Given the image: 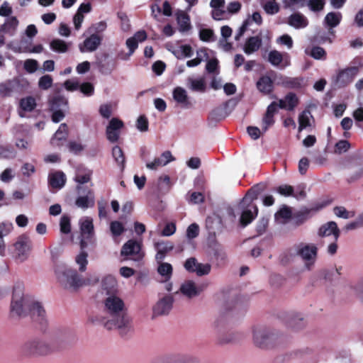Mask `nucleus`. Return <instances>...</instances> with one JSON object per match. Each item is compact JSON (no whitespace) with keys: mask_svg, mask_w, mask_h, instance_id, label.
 Returning <instances> with one entry per match:
<instances>
[{"mask_svg":"<svg viewBox=\"0 0 363 363\" xmlns=\"http://www.w3.org/2000/svg\"><path fill=\"white\" fill-rule=\"evenodd\" d=\"M199 38L202 41H214L215 35L213 30L203 28L199 31Z\"/></svg>","mask_w":363,"mask_h":363,"instance_id":"nucleus-54","label":"nucleus"},{"mask_svg":"<svg viewBox=\"0 0 363 363\" xmlns=\"http://www.w3.org/2000/svg\"><path fill=\"white\" fill-rule=\"evenodd\" d=\"M94 204V199L92 196H79L76 200V205L82 208H87L89 206H93Z\"/></svg>","mask_w":363,"mask_h":363,"instance_id":"nucleus-44","label":"nucleus"},{"mask_svg":"<svg viewBox=\"0 0 363 363\" xmlns=\"http://www.w3.org/2000/svg\"><path fill=\"white\" fill-rule=\"evenodd\" d=\"M109 57V55L106 52L97 54L96 55V64L99 68L100 72L102 73L106 72V67L104 61Z\"/></svg>","mask_w":363,"mask_h":363,"instance_id":"nucleus-53","label":"nucleus"},{"mask_svg":"<svg viewBox=\"0 0 363 363\" xmlns=\"http://www.w3.org/2000/svg\"><path fill=\"white\" fill-rule=\"evenodd\" d=\"M92 171L88 169H78L74 181L79 184L88 183L91 180Z\"/></svg>","mask_w":363,"mask_h":363,"instance_id":"nucleus-36","label":"nucleus"},{"mask_svg":"<svg viewBox=\"0 0 363 363\" xmlns=\"http://www.w3.org/2000/svg\"><path fill=\"white\" fill-rule=\"evenodd\" d=\"M262 45V39L259 36H252L247 39L243 51L247 55L257 52Z\"/></svg>","mask_w":363,"mask_h":363,"instance_id":"nucleus-26","label":"nucleus"},{"mask_svg":"<svg viewBox=\"0 0 363 363\" xmlns=\"http://www.w3.org/2000/svg\"><path fill=\"white\" fill-rule=\"evenodd\" d=\"M112 155L116 163L123 170L125 167V160L122 149L118 145L114 146L112 150Z\"/></svg>","mask_w":363,"mask_h":363,"instance_id":"nucleus-41","label":"nucleus"},{"mask_svg":"<svg viewBox=\"0 0 363 363\" xmlns=\"http://www.w3.org/2000/svg\"><path fill=\"white\" fill-rule=\"evenodd\" d=\"M13 257L20 262H25L29 257L31 250V242L30 239L23 235L18 238L13 244Z\"/></svg>","mask_w":363,"mask_h":363,"instance_id":"nucleus-9","label":"nucleus"},{"mask_svg":"<svg viewBox=\"0 0 363 363\" xmlns=\"http://www.w3.org/2000/svg\"><path fill=\"white\" fill-rule=\"evenodd\" d=\"M170 178L168 175L161 176L158 179V188L160 191H167L171 187Z\"/></svg>","mask_w":363,"mask_h":363,"instance_id":"nucleus-51","label":"nucleus"},{"mask_svg":"<svg viewBox=\"0 0 363 363\" xmlns=\"http://www.w3.org/2000/svg\"><path fill=\"white\" fill-rule=\"evenodd\" d=\"M69 151L74 154H78L84 150L83 145L77 141H69L67 144Z\"/></svg>","mask_w":363,"mask_h":363,"instance_id":"nucleus-64","label":"nucleus"},{"mask_svg":"<svg viewBox=\"0 0 363 363\" xmlns=\"http://www.w3.org/2000/svg\"><path fill=\"white\" fill-rule=\"evenodd\" d=\"M50 49L58 53H65L68 51L69 45L61 39H54L50 43Z\"/></svg>","mask_w":363,"mask_h":363,"instance_id":"nucleus-37","label":"nucleus"},{"mask_svg":"<svg viewBox=\"0 0 363 363\" xmlns=\"http://www.w3.org/2000/svg\"><path fill=\"white\" fill-rule=\"evenodd\" d=\"M256 86L263 94H269L273 90V82L269 77L262 76L257 82Z\"/></svg>","mask_w":363,"mask_h":363,"instance_id":"nucleus-27","label":"nucleus"},{"mask_svg":"<svg viewBox=\"0 0 363 363\" xmlns=\"http://www.w3.org/2000/svg\"><path fill=\"white\" fill-rule=\"evenodd\" d=\"M177 21L179 25L180 32H186L191 29L189 16L182 11L177 12Z\"/></svg>","mask_w":363,"mask_h":363,"instance_id":"nucleus-34","label":"nucleus"},{"mask_svg":"<svg viewBox=\"0 0 363 363\" xmlns=\"http://www.w3.org/2000/svg\"><path fill=\"white\" fill-rule=\"evenodd\" d=\"M298 104V99L293 93L288 94L284 99L279 101V107L289 111L293 110Z\"/></svg>","mask_w":363,"mask_h":363,"instance_id":"nucleus-30","label":"nucleus"},{"mask_svg":"<svg viewBox=\"0 0 363 363\" xmlns=\"http://www.w3.org/2000/svg\"><path fill=\"white\" fill-rule=\"evenodd\" d=\"M342 19V14L340 12H330L328 13L324 19L325 24L329 27L328 33L331 35H334L333 28L337 26Z\"/></svg>","mask_w":363,"mask_h":363,"instance_id":"nucleus-25","label":"nucleus"},{"mask_svg":"<svg viewBox=\"0 0 363 363\" xmlns=\"http://www.w3.org/2000/svg\"><path fill=\"white\" fill-rule=\"evenodd\" d=\"M81 252L75 257V262L79 266V270L82 272L86 271L88 264V253L84 249H81Z\"/></svg>","mask_w":363,"mask_h":363,"instance_id":"nucleus-40","label":"nucleus"},{"mask_svg":"<svg viewBox=\"0 0 363 363\" xmlns=\"http://www.w3.org/2000/svg\"><path fill=\"white\" fill-rule=\"evenodd\" d=\"M121 255L124 256L126 259L140 261L144 256L141 252V244L135 240H128L122 247Z\"/></svg>","mask_w":363,"mask_h":363,"instance_id":"nucleus-11","label":"nucleus"},{"mask_svg":"<svg viewBox=\"0 0 363 363\" xmlns=\"http://www.w3.org/2000/svg\"><path fill=\"white\" fill-rule=\"evenodd\" d=\"M357 74V66H351L339 69L336 74L333 77V83L336 88L345 87L352 82Z\"/></svg>","mask_w":363,"mask_h":363,"instance_id":"nucleus-7","label":"nucleus"},{"mask_svg":"<svg viewBox=\"0 0 363 363\" xmlns=\"http://www.w3.org/2000/svg\"><path fill=\"white\" fill-rule=\"evenodd\" d=\"M26 40L23 39L21 40L20 45L16 41H10L6 43V48L13 50L15 52H35L40 53L43 50V46L42 45H35L33 48H30L28 46L25 45Z\"/></svg>","mask_w":363,"mask_h":363,"instance_id":"nucleus-20","label":"nucleus"},{"mask_svg":"<svg viewBox=\"0 0 363 363\" xmlns=\"http://www.w3.org/2000/svg\"><path fill=\"white\" fill-rule=\"evenodd\" d=\"M334 214L339 218L348 219L354 216V213L347 211L343 206H336L333 208Z\"/></svg>","mask_w":363,"mask_h":363,"instance_id":"nucleus-52","label":"nucleus"},{"mask_svg":"<svg viewBox=\"0 0 363 363\" xmlns=\"http://www.w3.org/2000/svg\"><path fill=\"white\" fill-rule=\"evenodd\" d=\"M208 54L205 50H200L197 51V57L195 59L187 61L186 65L189 67H196L201 64L203 57H207Z\"/></svg>","mask_w":363,"mask_h":363,"instance_id":"nucleus-48","label":"nucleus"},{"mask_svg":"<svg viewBox=\"0 0 363 363\" xmlns=\"http://www.w3.org/2000/svg\"><path fill=\"white\" fill-rule=\"evenodd\" d=\"M188 84H189V88L195 91L203 92L206 89V84L203 78L199 79L189 78Z\"/></svg>","mask_w":363,"mask_h":363,"instance_id":"nucleus-42","label":"nucleus"},{"mask_svg":"<svg viewBox=\"0 0 363 363\" xmlns=\"http://www.w3.org/2000/svg\"><path fill=\"white\" fill-rule=\"evenodd\" d=\"M230 113L228 111H223L222 108L218 106L213 109L208 117V122L211 124L216 123L224 119Z\"/></svg>","mask_w":363,"mask_h":363,"instance_id":"nucleus-33","label":"nucleus"},{"mask_svg":"<svg viewBox=\"0 0 363 363\" xmlns=\"http://www.w3.org/2000/svg\"><path fill=\"white\" fill-rule=\"evenodd\" d=\"M22 350L26 355H46L53 351L50 342L44 339L28 340L24 343Z\"/></svg>","mask_w":363,"mask_h":363,"instance_id":"nucleus-5","label":"nucleus"},{"mask_svg":"<svg viewBox=\"0 0 363 363\" xmlns=\"http://www.w3.org/2000/svg\"><path fill=\"white\" fill-rule=\"evenodd\" d=\"M55 272L58 281L65 289H77L84 284L83 279L75 269L58 265Z\"/></svg>","mask_w":363,"mask_h":363,"instance_id":"nucleus-3","label":"nucleus"},{"mask_svg":"<svg viewBox=\"0 0 363 363\" xmlns=\"http://www.w3.org/2000/svg\"><path fill=\"white\" fill-rule=\"evenodd\" d=\"M309 55L315 60H325L326 52L319 46L313 47L309 52Z\"/></svg>","mask_w":363,"mask_h":363,"instance_id":"nucleus-50","label":"nucleus"},{"mask_svg":"<svg viewBox=\"0 0 363 363\" xmlns=\"http://www.w3.org/2000/svg\"><path fill=\"white\" fill-rule=\"evenodd\" d=\"M158 264L157 272L163 278L164 281H169L172 275V266L167 262H157Z\"/></svg>","mask_w":363,"mask_h":363,"instance_id":"nucleus-35","label":"nucleus"},{"mask_svg":"<svg viewBox=\"0 0 363 363\" xmlns=\"http://www.w3.org/2000/svg\"><path fill=\"white\" fill-rule=\"evenodd\" d=\"M196 269L195 273L198 276L207 275L211 272V265L208 263H206V264L198 263L196 269Z\"/></svg>","mask_w":363,"mask_h":363,"instance_id":"nucleus-60","label":"nucleus"},{"mask_svg":"<svg viewBox=\"0 0 363 363\" xmlns=\"http://www.w3.org/2000/svg\"><path fill=\"white\" fill-rule=\"evenodd\" d=\"M82 240L80 241L81 249H84L87 246L86 240H91L94 235V225L92 220L86 218L81 221L80 225Z\"/></svg>","mask_w":363,"mask_h":363,"instance_id":"nucleus-19","label":"nucleus"},{"mask_svg":"<svg viewBox=\"0 0 363 363\" xmlns=\"http://www.w3.org/2000/svg\"><path fill=\"white\" fill-rule=\"evenodd\" d=\"M11 312L19 317L30 315L33 320L43 325L46 323V312L42 303L29 295H24L23 286H14L11 305Z\"/></svg>","mask_w":363,"mask_h":363,"instance_id":"nucleus-2","label":"nucleus"},{"mask_svg":"<svg viewBox=\"0 0 363 363\" xmlns=\"http://www.w3.org/2000/svg\"><path fill=\"white\" fill-rule=\"evenodd\" d=\"M269 62L274 66H279L283 61V56L277 50L270 51L268 57Z\"/></svg>","mask_w":363,"mask_h":363,"instance_id":"nucleus-49","label":"nucleus"},{"mask_svg":"<svg viewBox=\"0 0 363 363\" xmlns=\"http://www.w3.org/2000/svg\"><path fill=\"white\" fill-rule=\"evenodd\" d=\"M153 249L155 251V259L157 262L163 261L166 256L174 247V244L168 240H153Z\"/></svg>","mask_w":363,"mask_h":363,"instance_id":"nucleus-14","label":"nucleus"},{"mask_svg":"<svg viewBox=\"0 0 363 363\" xmlns=\"http://www.w3.org/2000/svg\"><path fill=\"white\" fill-rule=\"evenodd\" d=\"M125 45L129 51L127 54H125L124 56L121 57V59L128 60L129 57L133 54L135 50L138 48V43L136 42V40H134V38L131 37L126 40Z\"/></svg>","mask_w":363,"mask_h":363,"instance_id":"nucleus-45","label":"nucleus"},{"mask_svg":"<svg viewBox=\"0 0 363 363\" xmlns=\"http://www.w3.org/2000/svg\"><path fill=\"white\" fill-rule=\"evenodd\" d=\"M20 106L24 111H32L36 106L35 99L32 96L23 98L20 101Z\"/></svg>","mask_w":363,"mask_h":363,"instance_id":"nucleus-43","label":"nucleus"},{"mask_svg":"<svg viewBox=\"0 0 363 363\" xmlns=\"http://www.w3.org/2000/svg\"><path fill=\"white\" fill-rule=\"evenodd\" d=\"M174 298L172 295L160 297L152 308L153 316L167 315L172 308Z\"/></svg>","mask_w":363,"mask_h":363,"instance_id":"nucleus-15","label":"nucleus"},{"mask_svg":"<svg viewBox=\"0 0 363 363\" xmlns=\"http://www.w3.org/2000/svg\"><path fill=\"white\" fill-rule=\"evenodd\" d=\"M105 315H97L91 318L90 321L100 324L107 330L117 329L121 335H125L132 330L131 319L125 313L124 301L116 294H110L103 300Z\"/></svg>","mask_w":363,"mask_h":363,"instance_id":"nucleus-1","label":"nucleus"},{"mask_svg":"<svg viewBox=\"0 0 363 363\" xmlns=\"http://www.w3.org/2000/svg\"><path fill=\"white\" fill-rule=\"evenodd\" d=\"M60 231L68 234L71 231L70 219L67 216H63L60 222Z\"/></svg>","mask_w":363,"mask_h":363,"instance_id":"nucleus-57","label":"nucleus"},{"mask_svg":"<svg viewBox=\"0 0 363 363\" xmlns=\"http://www.w3.org/2000/svg\"><path fill=\"white\" fill-rule=\"evenodd\" d=\"M75 340L74 334L68 329L60 328L55 330L50 340L53 351L72 344Z\"/></svg>","mask_w":363,"mask_h":363,"instance_id":"nucleus-8","label":"nucleus"},{"mask_svg":"<svg viewBox=\"0 0 363 363\" xmlns=\"http://www.w3.org/2000/svg\"><path fill=\"white\" fill-rule=\"evenodd\" d=\"M304 83V79L301 77H289L287 87L289 89L301 88Z\"/></svg>","mask_w":363,"mask_h":363,"instance_id":"nucleus-59","label":"nucleus"},{"mask_svg":"<svg viewBox=\"0 0 363 363\" xmlns=\"http://www.w3.org/2000/svg\"><path fill=\"white\" fill-rule=\"evenodd\" d=\"M342 267L332 268L325 274V279H329L330 281L337 279L339 276L342 274Z\"/></svg>","mask_w":363,"mask_h":363,"instance_id":"nucleus-58","label":"nucleus"},{"mask_svg":"<svg viewBox=\"0 0 363 363\" xmlns=\"http://www.w3.org/2000/svg\"><path fill=\"white\" fill-rule=\"evenodd\" d=\"M350 147L348 141L342 140L337 142L335 145L334 152L336 154H342L347 152Z\"/></svg>","mask_w":363,"mask_h":363,"instance_id":"nucleus-55","label":"nucleus"},{"mask_svg":"<svg viewBox=\"0 0 363 363\" xmlns=\"http://www.w3.org/2000/svg\"><path fill=\"white\" fill-rule=\"evenodd\" d=\"M320 237H328L333 235L334 240L337 241L340 235V230L335 221H329L322 225L318 231Z\"/></svg>","mask_w":363,"mask_h":363,"instance_id":"nucleus-21","label":"nucleus"},{"mask_svg":"<svg viewBox=\"0 0 363 363\" xmlns=\"http://www.w3.org/2000/svg\"><path fill=\"white\" fill-rule=\"evenodd\" d=\"M325 5V0H308V6L313 11H321Z\"/></svg>","mask_w":363,"mask_h":363,"instance_id":"nucleus-62","label":"nucleus"},{"mask_svg":"<svg viewBox=\"0 0 363 363\" xmlns=\"http://www.w3.org/2000/svg\"><path fill=\"white\" fill-rule=\"evenodd\" d=\"M67 125L66 123H62L51 139V144L55 146H60V143L58 142L61 140H65L67 139Z\"/></svg>","mask_w":363,"mask_h":363,"instance_id":"nucleus-31","label":"nucleus"},{"mask_svg":"<svg viewBox=\"0 0 363 363\" xmlns=\"http://www.w3.org/2000/svg\"><path fill=\"white\" fill-rule=\"evenodd\" d=\"M66 180L65 174L61 171L50 173L48 176L49 184L54 189H62L65 186Z\"/></svg>","mask_w":363,"mask_h":363,"instance_id":"nucleus-24","label":"nucleus"},{"mask_svg":"<svg viewBox=\"0 0 363 363\" xmlns=\"http://www.w3.org/2000/svg\"><path fill=\"white\" fill-rule=\"evenodd\" d=\"M107 27V24L105 21H99L96 23L92 24L90 27L87 28L86 30V33H103Z\"/></svg>","mask_w":363,"mask_h":363,"instance_id":"nucleus-46","label":"nucleus"},{"mask_svg":"<svg viewBox=\"0 0 363 363\" xmlns=\"http://www.w3.org/2000/svg\"><path fill=\"white\" fill-rule=\"evenodd\" d=\"M288 23L291 26L296 29H299L306 27L308 24V22L307 18L303 15L299 13H296L291 14L289 17Z\"/></svg>","mask_w":363,"mask_h":363,"instance_id":"nucleus-28","label":"nucleus"},{"mask_svg":"<svg viewBox=\"0 0 363 363\" xmlns=\"http://www.w3.org/2000/svg\"><path fill=\"white\" fill-rule=\"evenodd\" d=\"M288 325L289 328L295 330H299L305 328L306 325V320L301 314H292L288 322Z\"/></svg>","mask_w":363,"mask_h":363,"instance_id":"nucleus-32","label":"nucleus"},{"mask_svg":"<svg viewBox=\"0 0 363 363\" xmlns=\"http://www.w3.org/2000/svg\"><path fill=\"white\" fill-rule=\"evenodd\" d=\"M67 108V100L66 98L57 96H55L50 101V109L51 110H62L66 111Z\"/></svg>","mask_w":363,"mask_h":363,"instance_id":"nucleus-38","label":"nucleus"},{"mask_svg":"<svg viewBox=\"0 0 363 363\" xmlns=\"http://www.w3.org/2000/svg\"><path fill=\"white\" fill-rule=\"evenodd\" d=\"M318 248L314 244H301L297 248V255H299L305 262V267L311 270L315 262Z\"/></svg>","mask_w":363,"mask_h":363,"instance_id":"nucleus-10","label":"nucleus"},{"mask_svg":"<svg viewBox=\"0 0 363 363\" xmlns=\"http://www.w3.org/2000/svg\"><path fill=\"white\" fill-rule=\"evenodd\" d=\"M123 125V122L118 118H111L106 130L107 139L111 143L118 141L120 135V130Z\"/></svg>","mask_w":363,"mask_h":363,"instance_id":"nucleus-17","label":"nucleus"},{"mask_svg":"<svg viewBox=\"0 0 363 363\" xmlns=\"http://www.w3.org/2000/svg\"><path fill=\"white\" fill-rule=\"evenodd\" d=\"M311 116L310 111H303L298 117V123H299V131L306 128V127L310 125V117Z\"/></svg>","mask_w":363,"mask_h":363,"instance_id":"nucleus-47","label":"nucleus"},{"mask_svg":"<svg viewBox=\"0 0 363 363\" xmlns=\"http://www.w3.org/2000/svg\"><path fill=\"white\" fill-rule=\"evenodd\" d=\"M89 36L80 44H79V50L82 53L92 52L96 51L101 45L103 37L97 33H86L84 35Z\"/></svg>","mask_w":363,"mask_h":363,"instance_id":"nucleus-13","label":"nucleus"},{"mask_svg":"<svg viewBox=\"0 0 363 363\" xmlns=\"http://www.w3.org/2000/svg\"><path fill=\"white\" fill-rule=\"evenodd\" d=\"M110 230L113 235L118 236L124 231V227L119 221H113L111 223Z\"/></svg>","mask_w":363,"mask_h":363,"instance_id":"nucleus-61","label":"nucleus"},{"mask_svg":"<svg viewBox=\"0 0 363 363\" xmlns=\"http://www.w3.org/2000/svg\"><path fill=\"white\" fill-rule=\"evenodd\" d=\"M102 292H105L106 296L110 294H116L117 281L116 279L111 276H106L101 283Z\"/></svg>","mask_w":363,"mask_h":363,"instance_id":"nucleus-23","label":"nucleus"},{"mask_svg":"<svg viewBox=\"0 0 363 363\" xmlns=\"http://www.w3.org/2000/svg\"><path fill=\"white\" fill-rule=\"evenodd\" d=\"M174 100L183 108H189L191 104L189 100L186 91L180 86L176 87L172 92Z\"/></svg>","mask_w":363,"mask_h":363,"instance_id":"nucleus-22","label":"nucleus"},{"mask_svg":"<svg viewBox=\"0 0 363 363\" xmlns=\"http://www.w3.org/2000/svg\"><path fill=\"white\" fill-rule=\"evenodd\" d=\"M277 333L264 326L253 328V342L259 347H265L269 343L277 340Z\"/></svg>","mask_w":363,"mask_h":363,"instance_id":"nucleus-6","label":"nucleus"},{"mask_svg":"<svg viewBox=\"0 0 363 363\" xmlns=\"http://www.w3.org/2000/svg\"><path fill=\"white\" fill-rule=\"evenodd\" d=\"M292 216L291 210L286 206H283L274 215V220L277 224L283 225L288 223Z\"/></svg>","mask_w":363,"mask_h":363,"instance_id":"nucleus-29","label":"nucleus"},{"mask_svg":"<svg viewBox=\"0 0 363 363\" xmlns=\"http://www.w3.org/2000/svg\"><path fill=\"white\" fill-rule=\"evenodd\" d=\"M52 79L50 75H44L40 78L38 86L43 89H48L52 86Z\"/></svg>","mask_w":363,"mask_h":363,"instance_id":"nucleus-63","label":"nucleus"},{"mask_svg":"<svg viewBox=\"0 0 363 363\" xmlns=\"http://www.w3.org/2000/svg\"><path fill=\"white\" fill-rule=\"evenodd\" d=\"M258 194L259 190L257 186H254L253 188L250 189L244 198L242 203H240L238 207L239 211H242L240 223L243 227H245L249 223H250L257 216L258 213L257 207L255 205L250 206L247 208L243 209L244 202L247 199L252 201L253 199H257Z\"/></svg>","mask_w":363,"mask_h":363,"instance_id":"nucleus-4","label":"nucleus"},{"mask_svg":"<svg viewBox=\"0 0 363 363\" xmlns=\"http://www.w3.org/2000/svg\"><path fill=\"white\" fill-rule=\"evenodd\" d=\"M18 23L17 18L11 16L8 18L0 26V48L6 44V37L15 35Z\"/></svg>","mask_w":363,"mask_h":363,"instance_id":"nucleus-12","label":"nucleus"},{"mask_svg":"<svg viewBox=\"0 0 363 363\" xmlns=\"http://www.w3.org/2000/svg\"><path fill=\"white\" fill-rule=\"evenodd\" d=\"M207 285H196L193 281H185L180 286V291L188 298H193L199 296L203 291Z\"/></svg>","mask_w":363,"mask_h":363,"instance_id":"nucleus-18","label":"nucleus"},{"mask_svg":"<svg viewBox=\"0 0 363 363\" xmlns=\"http://www.w3.org/2000/svg\"><path fill=\"white\" fill-rule=\"evenodd\" d=\"M174 160H175V158L172 155V152L166 150L153 160L146 162L145 167L150 170H157Z\"/></svg>","mask_w":363,"mask_h":363,"instance_id":"nucleus-16","label":"nucleus"},{"mask_svg":"<svg viewBox=\"0 0 363 363\" xmlns=\"http://www.w3.org/2000/svg\"><path fill=\"white\" fill-rule=\"evenodd\" d=\"M13 225L11 222L4 221L0 223V238L7 236L13 230Z\"/></svg>","mask_w":363,"mask_h":363,"instance_id":"nucleus-56","label":"nucleus"},{"mask_svg":"<svg viewBox=\"0 0 363 363\" xmlns=\"http://www.w3.org/2000/svg\"><path fill=\"white\" fill-rule=\"evenodd\" d=\"M260 2L267 14L274 15L278 13L279 6L276 0H260Z\"/></svg>","mask_w":363,"mask_h":363,"instance_id":"nucleus-39","label":"nucleus"}]
</instances>
